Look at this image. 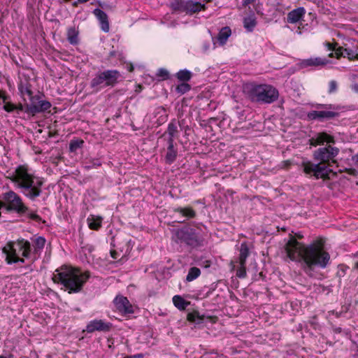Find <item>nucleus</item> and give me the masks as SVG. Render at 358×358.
Wrapping results in <instances>:
<instances>
[{"label":"nucleus","mask_w":358,"mask_h":358,"mask_svg":"<svg viewBox=\"0 0 358 358\" xmlns=\"http://www.w3.org/2000/svg\"><path fill=\"white\" fill-rule=\"evenodd\" d=\"M111 256L113 259H117V252L115 251H111Z\"/></svg>","instance_id":"51"},{"label":"nucleus","mask_w":358,"mask_h":358,"mask_svg":"<svg viewBox=\"0 0 358 358\" xmlns=\"http://www.w3.org/2000/svg\"><path fill=\"white\" fill-rule=\"evenodd\" d=\"M352 164L357 168H358V153L355 155H353L351 159Z\"/></svg>","instance_id":"47"},{"label":"nucleus","mask_w":358,"mask_h":358,"mask_svg":"<svg viewBox=\"0 0 358 358\" xmlns=\"http://www.w3.org/2000/svg\"><path fill=\"white\" fill-rule=\"evenodd\" d=\"M167 152L165 156V161L166 164H172L176 159L177 150L174 149L173 142L171 140L166 141Z\"/></svg>","instance_id":"20"},{"label":"nucleus","mask_w":358,"mask_h":358,"mask_svg":"<svg viewBox=\"0 0 358 358\" xmlns=\"http://www.w3.org/2000/svg\"><path fill=\"white\" fill-rule=\"evenodd\" d=\"M306 14V10L303 7H299L288 13L287 22L290 24H295L299 22Z\"/></svg>","instance_id":"17"},{"label":"nucleus","mask_w":358,"mask_h":358,"mask_svg":"<svg viewBox=\"0 0 358 358\" xmlns=\"http://www.w3.org/2000/svg\"><path fill=\"white\" fill-rule=\"evenodd\" d=\"M201 229L192 228L185 226L180 229L174 230L173 238L178 243H185L192 247H197L201 245L202 236Z\"/></svg>","instance_id":"8"},{"label":"nucleus","mask_w":358,"mask_h":358,"mask_svg":"<svg viewBox=\"0 0 358 358\" xmlns=\"http://www.w3.org/2000/svg\"><path fill=\"white\" fill-rule=\"evenodd\" d=\"M31 85L27 78L21 79L18 83V90L24 101L26 100L25 96H27L29 98L33 95V92L31 91Z\"/></svg>","instance_id":"19"},{"label":"nucleus","mask_w":358,"mask_h":358,"mask_svg":"<svg viewBox=\"0 0 358 358\" xmlns=\"http://www.w3.org/2000/svg\"><path fill=\"white\" fill-rule=\"evenodd\" d=\"M136 357H137V358H142L143 357V355L138 354V355H136Z\"/></svg>","instance_id":"54"},{"label":"nucleus","mask_w":358,"mask_h":358,"mask_svg":"<svg viewBox=\"0 0 358 358\" xmlns=\"http://www.w3.org/2000/svg\"><path fill=\"white\" fill-rule=\"evenodd\" d=\"M201 274V271L197 267H191L189 269L188 273L186 276V280L188 282L193 281L196 279Z\"/></svg>","instance_id":"30"},{"label":"nucleus","mask_w":358,"mask_h":358,"mask_svg":"<svg viewBox=\"0 0 358 358\" xmlns=\"http://www.w3.org/2000/svg\"><path fill=\"white\" fill-rule=\"evenodd\" d=\"M356 257H358V252L355 254Z\"/></svg>","instance_id":"57"},{"label":"nucleus","mask_w":358,"mask_h":358,"mask_svg":"<svg viewBox=\"0 0 358 358\" xmlns=\"http://www.w3.org/2000/svg\"><path fill=\"white\" fill-rule=\"evenodd\" d=\"M351 89L355 92L358 94V83H355L352 85Z\"/></svg>","instance_id":"48"},{"label":"nucleus","mask_w":358,"mask_h":358,"mask_svg":"<svg viewBox=\"0 0 358 358\" xmlns=\"http://www.w3.org/2000/svg\"><path fill=\"white\" fill-rule=\"evenodd\" d=\"M24 108H25V106L20 104L18 106H16L15 110H18L22 111V110H24Z\"/></svg>","instance_id":"49"},{"label":"nucleus","mask_w":358,"mask_h":358,"mask_svg":"<svg viewBox=\"0 0 358 358\" xmlns=\"http://www.w3.org/2000/svg\"><path fill=\"white\" fill-rule=\"evenodd\" d=\"M178 132L177 126L174 123H169L167 129L168 136H166V134H164L161 138L164 139L166 141H169L171 140V142H174V137L176 134Z\"/></svg>","instance_id":"23"},{"label":"nucleus","mask_w":358,"mask_h":358,"mask_svg":"<svg viewBox=\"0 0 358 358\" xmlns=\"http://www.w3.org/2000/svg\"><path fill=\"white\" fill-rule=\"evenodd\" d=\"M0 208H4L7 212L15 213L20 216L40 222L42 218L31 210L24 202L22 198L13 190H8L1 194Z\"/></svg>","instance_id":"5"},{"label":"nucleus","mask_w":358,"mask_h":358,"mask_svg":"<svg viewBox=\"0 0 358 358\" xmlns=\"http://www.w3.org/2000/svg\"><path fill=\"white\" fill-rule=\"evenodd\" d=\"M16 188L31 201H35L43 194L44 179L29 171L27 166H18L10 176Z\"/></svg>","instance_id":"3"},{"label":"nucleus","mask_w":358,"mask_h":358,"mask_svg":"<svg viewBox=\"0 0 358 358\" xmlns=\"http://www.w3.org/2000/svg\"><path fill=\"white\" fill-rule=\"evenodd\" d=\"M6 256L20 255L29 259L31 257V246L29 241L24 238H19L16 241H9L2 249Z\"/></svg>","instance_id":"10"},{"label":"nucleus","mask_w":358,"mask_h":358,"mask_svg":"<svg viewBox=\"0 0 358 358\" xmlns=\"http://www.w3.org/2000/svg\"><path fill=\"white\" fill-rule=\"evenodd\" d=\"M331 315H335L336 318H338L341 316L342 312H336L335 310L329 311L327 317H329Z\"/></svg>","instance_id":"45"},{"label":"nucleus","mask_w":358,"mask_h":358,"mask_svg":"<svg viewBox=\"0 0 358 358\" xmlns=\"http://www.w3.org/2000/svg\"><path fill=\"white\" fill-rule=\"evenodd\" d=\"M0 358H7L6 357L3 356V355H1L0 356Z\"/></svg>","instance_id":"55"},{"label":"nucleus","mask_w":358,"mask_h":358,"mask_svg":"<svg viewBox=\"0 0 358 358\" xmlns=\"http://www.w3.org/2000/svg\"><path fill=\"white\" fill-rule=\"evenodd\" d=\"M112 326L111 323L102 320H94L87 324L85 331L87 333H93L95 331L108 332L111 329Z\"/></svg>","instance_id":"12"},{"label":"nucleus","mask_w":358,"mask_h":358,"mask_svg":"<svg viewBox=\"0 0 358 358\" xmlns=\"http://www.w3.org/2000/svg\"><path fill=\"white\" fill-rule=\"evenodd\" d=\"M191 90V86L187 83H182L178 85L176 87V92L182 95L189 92Z\"/></svg>","instance_id":"36"},{"label":"nucleus","mask_w":358,"mask_h":358,"mask_svg":"<svg viewBox=\"0 0 358 358\" xmlns=\"http://www.w3.org/2000/svg\"><path fill=\"white\" fill-rule=\"evenodd\" d=\"M133 66H131L130 69H129V71H131L133 70Z\"/></svg>","instance_id":"56"},{"label":"nucleus","mask_w":358,"mask_h":358,"mask_svg":"<svg viewBox=\"0 0 358 358\" xmlns=\"http://www.w3.org/2000/svg\"><path fill=\"white\" fill-rule=\"evenodd\" d=\"M344 53L345 57H348L350 60H358V48H350L345 47Z\"/></svg>","instance_id":"31"},{"label":"nucleus","mask_w":358,"mask_h":358,"mask_svg":"<svg viewBox=\"0 0 358 358\" xmlns=\"http://www.w3.org/2000/svg\"><path fill=\"white\" fill-rule=\"evenodd\" d=\"M287 257L300 264L303 271L310 277L314 275L315 268H325L330 263V255L320 241H314L308 245L291 236L285 245Z\"/></svg>","instance_id":"1"},{"label":"nucleus","mask_w":358,"mask_h":358,"mask_svg":"<svg viewBox=\"0 0 358 358\" xmlns=\"http://www.w3.org/2000/svg\"><path fill=\"white\" fill-rule=\"evenodd\" d=\"M120 73L115 69L97 71L90 82L92 93H98L106 87H113L118 83Z\"/></svg>","instance_id":"7"},{"label":"nucleus","mask_w":358,"mask_h":358,"mask_svg":"<svg viewBox=\"0 0 358 358\" xmlns=\"http://www.w3.org/2000/svg\"><path fill=\"white\" fill-rule=\"evenodd\" d=\"M29 103L25 105L24 111L31 115L45 112L50 108L51 103L48 101L40 100L38 95H31L29 97Z\"/></svg>","instance_id":"11"},{"label":"nucleus","mask_w":358,"mask_h":358,"mask_svg":"<svg viewBox=\"0 0 358 358\" xmlns=\"http://www.w3.org/2000/svg\"><path fill=\"white\" fill-rule=\"evenodd\" d=\"M127 358H129V357H127Z\"/></svg>","instance_id":"58"},{"label":"nucleus","mask_w":358,"mask_h":358,"mask_svg":"<svg viewBox=\"0 0 358 358\" xmlns=\"http://www.w3.org/2000/svg\"><path fill=\"white\" fill-rule=\"evenodd\" d=\"M185 1L186 0H175L171 3V7L174 10L184 12L185 10Z\"/></svg>","instance_id":"33"},{"label":"nucleus","mask_w":358,"mask_h":358,"mask_svg":"<svg viewBox=\"0 0 358 358\" xmlns=\"http://www.w3.org/2000/svg\"><path fill=\"white\" fill-rule=\"evenodd\" d=\"M357 352H358V350H357Z\"/></svg>","instance_id":"59"},{"label":"nucleus","mask_w":358,"mask_h":358,"mask_svg":"<svg viewBox=\"0 0 358 358\" xmlns=\"http://www.w3.org/2000/svg\"><path fill=\"white\" fill-rule=\"evenodd\" d=\"M80 3H85L88 1L89 0H78Z\"/></svg>","instance_id":"53"},{"label":"nucleus","mask_w":358,"mask_h":358,"mask_svg":"<svg viewBox=\"0 0 358 358\" xmlns=\"http://www.w3.org/2000/svg\"><path fill=\"white\" fill-rule=\"evenodd\" d=\"M325 46L327 48L328 50L334 51L336 49V46L338 45L336 43H331L329 42L325 43Z\"/></svg>","instance_id":"43"},{"label":"nucleus","mask_w":358,"mask_h":358,"mask_svg":"<svg viewBox=\"0 0 358 358\" xmlns=\"http://www.w3.org/2000/svg\"><path fill=\"white\" fill-rule=\"evenodd\" d=\"M16 108V106H15L14 104L11 103H6L4 106H3V109L8 112V113H10V112H13L15 110Z\"/></svg>","instance_id":"42"},{"label":"nucleus","mask_w":358,"mask_h":358,"mask_svg":"<svg viewBox=\"0 0 358 358\" xmlns=\"http://www.w3.org/2000/svg\"><path fill=\"white\" fill-rule=\"evenodd\" d=\"M113 302L117 310L123 315L134 313L133 307L127 297L123 296H117Z\"/></svg>","instance_id":"13"},{"label":"nucleus","mask_w":358,"mask_h":358,"mask_svg":"<svg viewBox=\"0 0 358 358\" xmlns=\"http://www.w3.org/2000/svg\"><path fill=\"white\" fill-rule=\"evenodd\" d=\"M157 76L163 80L169 79V72L165 69H159L157 73Z\"/></svg>","instance_id":"38"},{"label":"nucleus","mask_w":358,"mask_h":358,"mask_svg":"<svg viewBox=\"0 0 358 358\" xmlns=\"http://www.w3.org/2000/svg\"><path fill=\"white\" fill-rule=\"evenodd\" d=\"M102 218L101 217L90 216L87 218L90 229L98 230L101 227Z\"/></svg>","instance_id":"26"},{"label":"nucleus","mask_w":358,"mask_h":358,"mask_svg":"<svg viewBox=\"0 0 358 358\" xmlns=\"http://www.w3.org/2000/svg\"><path fill=\"white\" fill-rule=\"evenodd\" d=\"M79 31L75 27H69L67 29V40L71 45H77L79 43Z\"/></svg>","instance_id":"24"},{"label":"nucleus","mask_w":358,"mask_h":358,"mask_svg":"<svg viewBox=\"0 0 358 358\" xmlns=\"http://www.w3.org/2000/svg\"><path fill=\"white\" fill-rule=\"evenodd\" d=\"M173 302L176 307L179 310H185L189 304V302L185 301L182 296L176 295L173 297Z\"/></svg>","instance_id":"29"},{"label":"nucleus","mask_w":358,"mask_h":358,"mask_svg":"<svg viewBox=\"0 0 358 358\" xmlns=\"http://www.w3.org/2000/svg\"><path fill=\"white\" fill-rule=\"evenodd\" d=\"M236 275L240 278L246 277V264H240V268L236 271Z\"/></svg>","instance_id":"39"},{"label":"nucleus","mask_w":358,"mask_h":358,"mask_svg":"<svg viewBox=\"0 0 358 358\" xmlns=\"http://www.w3.org/2000/svg\"><path fill=\"white\" fill-rule=\"evenodd\" d=\"M93 13L99 21L101 30L106 33L108 32L110 27L107 14L99 8H95Z\"/></svg>","instance_id":"16"},{"label":"nucleus","mask_w":358,"mask_h":358,"mask_svg":"<svg viewBox=\"0 0 358 358\" xmlns=\"http://www.w3.org/2000/svg\"><path fill=\"white\" fill-rule=\"evenodd\" d=\"M317 109L308 113L307 117L310 120H333L339 116V113L334 111L338 109V106L334 104L317 103L314 105Z\"/></svg>","instance_id":"9"},{"label":"nucleus","mask_w":358,"mask_h":358,"mask_svg":"<svg viewBox=\"0 0 358 358\" xmlns=\"http://www.w3.org/2000/svg\"><path fill=\"white\" fill-rule=\"evenodd\" d=\"M7 98V96L3 94V93L0 91V99H2L3 102L6 101Z\"/></svg>","instance_id":"50"},{"label":"nucleus","mask_w":358,"mask_h":358,"mask_svg":"<svg viewBox=\"0 0 358 358\" xmlns=\"http://www.w3.org/2000/svg\"><path fill=\"white\" fill-rule=\"evenodd\" d=\"M239 252V264H246V259L250 255V250L248 244L245 242L241 244Z\"/></svg>","instance_id":"22"},{"label":"nucleus","mask_w":358,"mask_h":358,"mask_svg":"<svg viewBox=\"0 0 358 358\" xmlns=\"http://www.w3.org/2000/svg\"><path fill=\"white\" fill-rule=\"evenodd\" d=\"M310 145L317 146L323 145L324 143L327 144L334 143L335 139L333 136L326 132H320L316 134L310 139ZM339 149L329 145L325 147L320 148L314 151V159L318 162L317 164L307 162L303 164V171L310 176H313L315 178H328L329 174L331 171L327 164L330 162H335L334 158L338 155Z\"/></svg>","instance_id":"2"},{"label":"nucleus","mask_w":358,"mask_h":358,"mask_svg":"<svg viewBox=\"0 0 358 358\" xmlns=\"http://www.w3.org/2000/svg\"><path fill=\"white\" fill-rule=\"evenodd\" d=\"M205 4H202L199 2L193 1L192 0H186L185 1V13L188 15H192L198 13L201 10H205Z\"/></svg>","instance_id":"18"},{"label":"nucleus","mask_w":358,"mask_h":358,"mask_svg":"<svg viewBox=\"0 0 358 358\" xmlns=\"http://www.w3.org/2000/svg\"><path fill=\"white\" fill-rule=\"evenodd\" d=\"M345 47L344 46H336V49L334 50L335 51V53L331 52L329 55V57H333L334 55H336L337 59H339L341 57H345V52H344Z\"/></svg>","instance_id":"37"},{"label":"nucleus","mask_w":358,"mask_h":358,"mask_svg":"<svg viewBox=\"0 0 358 358\" xmlns=\"http://www.w3.org/2000/svg\"><path fill=\"white\" fill-rule=\"evenodd\" d=\"M257 0H242V6L243 7H247L251 4H253L256 2Z\"/></svg>","instance_id":"46"},{"label":"nucleus","mask_w":358,"mask_h":358,"mask_svg":"<svg viewBox=\"0 0 358 358\" xmlns=\"http://www.w3.org/2000/svg\"><path fill=\"white\" fill-rule=\"evenodd\" d=\"M179 81L182 83H187L190 80L192 77V73L190 71L187 69L180 70L178 73H176L175 76Z\"/></svg>","instance_id":"27"},{"label":"nucleus","mask_w":358,"mask_h":358,"mask_svg":"<svg viewBox=\"0 0 358 358\" xmlns=\"http://www.w3.org/2000/svg\"><path fill=\"white\" fill-rule=\"evenodd\" d=\"M329 62V60L326 58L317 57L302 59L299 62V65L301 68L304 69L308 67L324 66Z\"/></svg>","instance_id":"15"},{"label":"nucleus","mask_w":358,"mask_h":358,"mask_svg":"<svg viewBox=\"0 0 358 358\" xmlns=\"http://www.w3.org/2000/svg\"><path fill=\"white\" fill-rule=\"evenodd\" d=\"M338 89V83L336 80H331L329 83V90L328 92L329 94L334 93L337 91Z\"/></svg>","instance_id":"41"},{"label":"nucleus","mask_w":358,"mask_h":358,"mask_svg":"<svg viewBox=\"0 0 358 358\" xmlns=\"http://www.w3.org/2000/svg\"><path fill=\"white\" fill-rule=\"evenodd\" d=\"M257 25V20L254 15L248 16L243 20V26L248 31H252Z\"/></svg>","instance_id":"28"},{"label":"nucleus","mask_w":358,"mask_h":358,"mask_svg":"<svg viewBox=\"0 0 358 358\" xmlns=\"http://www.w3.org/2000/svg\"><path fill=\"white\" fill-rule=\"evenodd\" d=\"M173 212L177 215L179 223H184L196 215V211L190 206L176 208Z\"/></svg>","instance_id":"14"},{"label":"nucleus","mask_w":358,"mask_h":358,"mask_svg":"<svg viewBox=\"0 0 358 358\" xmlns=\"http://www.w3.org/2000/svg\"><path fill=\"white\" fill-rule=\"evenodd\" d=\"M5 261L8 264H16V263H24V259L20 257L18 255H9L6 256Z\"/></svg>","instance_id":"34"},{"label":"nucleus","mask_w":358,"mask_h":358,"mask_svg":"<svg viewBox=\"0 0 358 358\" xmlns=\"http://www.w3.org/2000/svg\"><path fill=\"white\" fill-rule=\"evenodd\" d=\"M187 320L196 324H200L203 320V316L200 315L199 312L194 311L187 315Z\"/></svg>","instance_id":"32"},{"label":"nucleus","mask_w":358,"mask_h":358,"mask_svg":"<svg viewBox=\"0 0 358 358\" xmlns=\"http://www.w3.org/2000/svg\"><path fill=\"white\" fill-rule=\"evenodd\" d=\"M101 165V162L99 159H94L89 164L86 165L85 168L87 170H90L92 169H96Z\"/></svg>","instance_id":"40"},{"label":"nucleus","mask_w":358,"mask_h":358,"mask_svg":"<svg viewBox=\"0 0 358 358\" xmlns=\"http://www.w3.org/2000/svg\"><path fill=\"white\" fill-rule=\"evenodd\" d=\"M83 143L84 141L81 139H73L69 144V150L71 152H76L78 148L83 146Z\"/></svg>","instance_id":"35"},{"label":"nucleus","mask_w":358,"mask_h":358,"mask_svg":"<svg viewBox=\"0 0 358 358\" xmlns=\"http://www.w3.org/2000/svg\"><path fill=\"white\" fill-rule=\"evenodd\" d=\"M244 92L252 102L259 104H271L279 97L278 90L268 84H247L244 87Z\"/></svg>","instance_id":"6"},{"label":"nucleus","mask_w":358,"mask_h":358,"mask_svg":"<svg viewBox=\"0 0 358 358\" xmlns=\"http://www.w3.org/2000/svg\"><path fill=\"white\" fill-rule=\"evenodd\" d=\"M45 244V239L42 236H38L34 240L33 251L31 250L33 261L37 259V255L43 249Z\"/></svg>","instance_id":"21"},{"label":"nucleus","mask_w":358,"mask_h":358,"mask_svg":"<svg viewBox=\"0 0 358 358\" xmlns=\"http://www.w3.org/2000/svg\"><path fill=\"white\" fill-rule=\"evenodd\" d=\"M350 176H356L357 175V171L353 168L345 169V170Z\"/></svg>","instance_id":"44"},{"label":"nucleus","mask_w":358,"mask_h":358,"mask_svg":"<svg viewBox=\"0 0 358 358\" xmlns=\"http://www.w3.org/2000/svg\"><path fill=\"white\" fill-rule=\"evenodd\" d=\"M353 268L358 271V261L355 262Z\"/></svg>","instance_id":"52"},{"label":"nucleus","mask_w":358,"mask_h":358,"mask_svg":"<svg viewBox=\"0 0 358 358\" xmlns=\"http://www.w3.org/2000/svg\"><path fill=\"white\" fill-rule=\"evenodd\" d=\"M90 277L89 271L82 272L80 268L64 265L55 270L52 280L64 285L72 294L80 292Z\"/></svg>","instance_id":"4"},{"label":"nucleus","mask_w":358,"mask_h":358,"mask_svg":"<svg viewBox=\"0 0 358 358\" xmlns=\"http://www.w3.org/2000/svg\"><path fill=\"white\" fill-rule=\"evenodd\" d=\"M231 34V31L229 27H224L222 28L217 36V41L220 45H224Z\"/></svg>","instance_id":"25"}]
</instances>
